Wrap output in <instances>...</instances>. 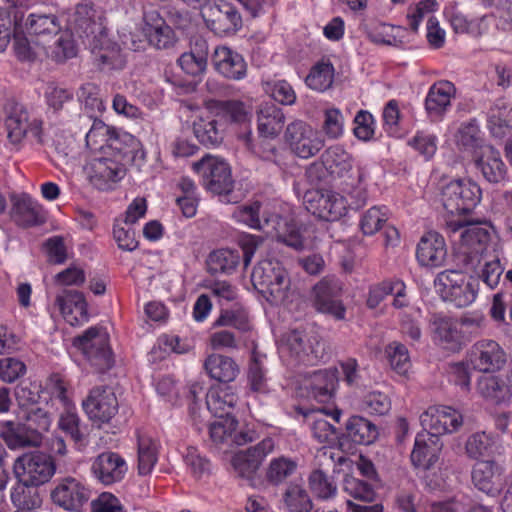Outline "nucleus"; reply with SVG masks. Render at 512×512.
<instances>
[{
  "label": "nucleus",
  "mask_w": 512,
  "mask_h": 512,
  "mask_svg": "<svg viewBox=\"0 0 512 512\" xmlns=\"http://www.w3.org/2000/svg\"><path fill=\"white\" fill-rule=\"evenodd\" d=\"M238 397L228 389L211 391L206 396L208 410L215 416H232L231 410L237 404Z\"/></svg>",
  "instance_id": "c03bdc74"
},
{
  "label": "nucleus",
  "mask_w": 512,
  "mask_h": 512,
  "mask_svg": "<svg viewBox=\"0 0 512 512\" xmlns=\"http://www.w3.org/2000/svg\"><path fill=\"white\" fill-rule=\"evenodd\" d=\"M93 119V124L86 134V144L93 150L102 149L104 145L118 149V133L103 121Z\"/></svg>",
  "instance_id": "ea45409f"
},
{
  "label": "nucleus",
  "mask_w": 512,
  "mask_h": 512,
  "mask_svg": "<svg viewBox=\"0 0 512 512\" xmlns=\"http://www.w3.org/2000/svg\"><path fill=\"white\" fill-rule=\"evenodd\" d=\"M480 199V187L469 180L451 181L442 190L443 206L451 214L470 212Z\"/></svg>",
  "instance_id": "ddd939ff"
},
{
  "label": "nucleus",
  "mask_w": 512,
  "mask_h": 512,
  "mask_svg": "<svg viewBox=\"0 0 512 512\" xmlns=\"http://www.w3.org/2000/svg\"><path fill=\"white\" fill-rule=\"evenodd\" d=\"M435 337L449 349H458L461 346V332L450 319L440 318L435 321Z\"/></svg>",
  "instance_id": "603ef678"
},
{
  "label": "nucleus",
  "mask_w": 512,
  "mask_h": 512,
  "mask_svg": "<svg viewBox=\"0 0 512 512\" xmlns=\"http://www.w3.org/2000/svg\"><path fill=\"white\" fill-rule=\"evenodd\" d=\"M337 383L338 378L335 371H315L310 383L311 394L318 402H327L334 395Z\"/></svg>",
  "instance_id": "58836bf2"
},
{
  "label": "nucleus",
  "mask_w": 512,
  "mask_h": 512,
  "mask_svg": "<svg viewBox=\"0 0 512 512\" xmlns=\"http://www.w3.org/2000/svg\"><path fill=\"white\" fill-rule=\"evenodd\" d=\"M217 419L210 423L209 434L216 444L228 443L238 422L233 416H216Z\"/></svg>",
  "instance_id": "4d7b16f0"
},
{
  "label": "nucleus",
  "mask_w": 512,
  "mask_h": 512,
  "mask_svg": "<svg viewBox=\"0 0 512 512\" xmlns=\"http://www.w3.org/2000/svg\"><path fill=\"white\" fill-rule=\"evenodd\" d=\"M447 248L444 238L435 231L425 233L418 245L416 257L422 266L439 267L445 262Z\"/></svg>",
  "instance_id": "b1692460"
},
{
  "label": "nucleus",
  "mask_w": 512,
  "mask_h": 512,
  "mask_svg": "<svg viewBox=\"0 0 512 512\" xmlns=\"http://www.w3.org/2000/svg\"><path fill=\"white\" fill-rule=\"evenodd\" d=\"M280 504L284 512H311L314 508L309 491L297 482H291L285 487Z\"/></svg>",
  "instance_id": "c756f323"
},
{
  "label": "nucleus",
  "mask_w": 512,
  "mask_h": 512,
  "mask_svg": "<svg viewBox=\"0 0 512 512\" xmlns=\"http://www.w3.org/2000/svg\"><path fill=\"white\" fill-rule=\"evenodd\" d=\"M158 459V445L148 435L138 436V472L148 475Z\"/></svg>",
  "instance_id": "de8ad7c7"
},
{
  "label": "nucleus",
  "mask_w": 512,
  "mask_h": 512,
  "mask_svg": "<svg viewBox=\"0 0 512 512\" xmlns=\"http://www.w3.org/2000/svg\"><path fill=\"white\" fill-rule=\"evenodd\" d=\"M441 448L440 438L430 434L418 433L411 453L413 466L423 470L431 469L438 461Z\"/></svg>",
  "instance_id": "a878e982"
},
{
  "label": "nucleus",
  "mask_w": 512,
  "mask_h": 512,
  "mask_svg": "<svg viewBox=\"0 0 512 512\" xmlns=\"http://www.w3.org/2000/svg\"><path fill=\"white\" fill-rule=\"evenodd\" d=\"M91 51L95 55V61L102 70L122 69L125 65V58L121 54L120 48L110 43L107 35L102 44Z\"/></svg>",
  "instance_id": "79ce46f5"
},
{
  "label": "nucleus",
  "mask_w": 512,
  "mask_h": 512,
  "mask_svg": "<svg viewBox=\"0 0 512 512\" xmlns=\"http://www.w3.org/2000/svg\"><path fill=\"white\" fill-rule=\"evenodd\" d=\"M342 460L341 456L335 459L334 452L326 446L317 451L315 461L318 467L310 472L307 479L309 490L317 500L329 501L336 498L337 483L324 472L323 468L335 466L336 461L341 463Z\"/></svg>",
  "instance_id": "9b49d317"
},
{
  "label": "nucleus",
  "mask_w": 512,
  "mask_h": 512,
  "mask_svg": "<svg viewBox=\"0 0 512 512\" xmlns=\"http://www.w3.org/2000/svg\"><path fill=\"white\" fill-rule=\"evenodd\" d=\"M495 445L496 439L493 435L486 432H476L468 437L465 450L468 457L478 459L492 455L495 451Z\"/></svg>",
  "instance_id": "8fccbe9b"
},
{
  "label": "nucleus",
  "mask_w": 512,
  "mask_h": 512,
  "mask_svg": "<svg viewBox=\"0 0 512 512\" xmlns=\"http://www.w3.org/2000/svg\"><path fill=\"white\" fill-rule=\"evenodd\" d=\"M104 13L91 4H78L71 19L72 33L91 50L99 47L107 35Z\"/></svg>",
  "instance_id": "6e6552de"
},
{
  "label": "nucleus",
  "mask_w": 512,
  "mask_h": 512,
  "mask_svg": "<svg viewBox=\"0 0 512 512\" xmlns=\"http://www.w3.org/2000/svg\"><path fill=\"white\" fill-rule=\"evenodd\" d=\"M334 68L331 63H317L306 77V84L313 90L325 91L333 84Z\"/></svg>",
  "instance_id": "3c124183"
},
{
  "label": "nucleus",
  "mask_w": 512,
  "mask_h": 512,
  "mask_svg": "<svg viewBox=\"0 0 512 512\" xmlns=\"http://www.w3.org/2000/svg\"><path fill=\"white\" fill-rule=\"evenodd\" d=\"M265 224L271 225L269 234L276 237L277 241L292 247L295 250H302L304 240L295 224L279 215L272 214L265 218Z\"/></svg>",
  "instance_id": "7c9ffc66"
},
{
  "label": "nucleus",
  "mask_w": 512,
  "mask_h": 512,
  "mask_svg": "<svg viewBox=\"0 0 512 512\" xmlns=\"http://www.w3.org/2000/svg\"><path fill=\"white\" fill-rule=\"evenodd\" d=\"M298 466V461L295 458L275 457L265 468V480L272 486H279L296 474Z\"/></svg>",
  "instance_id": "4c0bfd02"
},
{
  "label": "nucleus",
  "mask_w": 512,
  "mask_h": 512,
  "mask_svg": "<svg viewBox=\"0 0 512 512\" xmlns=\"http://www.w3.org/2000/svg\"><path fill=\"white\" fill-rule=\"evenodd\" d=\"M324 411H320L311 423V432L313 437L319 442L327 444L328 447L337 443L339 438V433L337 429L331 424L323 413Z\"/></svg>",
  "instance_id": "864d4df0"
},
{
  "label": "nucleus",
  "mask_w": 512,
  "mask_h": 512,
  "mask_svg": "<svg viewBox=\"0 0 512 512\" xmlns=\"http://www.w3.org/2000/svg\"><path fill=\"white\" fill-rule=\"evenodd\" d=\"M13 217L23 227L38 226L46 221L42 206L27 195H22L14 202Z\"/></svg>",
  "instance_id": "2f4dec72"
},
{
  "label": "nucleus",
  "mask_w": 512,
  "mask_h": 512,
  "mask_svg": "<svg viewBox=\"0 0 512 512\" xmlns=\"http://www.w3.org/2000/svg\"><path fill=\"white\" fill-rule=\"evenodd\" d=\"M56 472L53 457L45 452L30 451L18 456L13 463V473L18 484L39 487L48 483Z\"/></svg>",
  "instance_id": "0eeeda50"
},
{
  "label": "nucleus",
  "mask_w": 512,
  "mask_h": 512,
  "mask_svg": "<svg viewBox=\"0 0 512 512\" xmlns=\"http://www.w3.org/2000/svg\"><path fill=\"white\" fill-rule=\"evenodd\" d=\"M260 204L254 203L250 206H243L238 208L234 213L235 218L245 223L251 228L264 230L267 234L270 233L271 225H266L265 220L262 222L259 218Z\"/></svg>",
  "instance_id": "774afa93"
},
{
  "label": "nucleus",
  "mask_w": 512,
  "mask_h": 512,
  "mask_svg": "<svg viewBox=\"0 0 512 512\" xmlns=\"http://www.w3.org/2000/svg\"><path fill=\"white\" fill-rule=\"evenodd\" d=\"M44 122L39 113L21 103L11 102L6 106L5 127L7 138L19 145L30 134L37 143H44Z\"/></svg>",
  "instance_id": "20e7f679"
},
{
  "label": "nucleus",
  "mask_w": 512,
  "mask_h": 512,
  "mask_svg": "<svg viewBox=\"0 0 512 512\" xmlns=\"http://www.w3.org/2000/svg\"><path fill=\"white\" fill-rule=\"evenodd\" d=\"M203 367L212 379L223 383L234 381L240 372L239 366L234 359L216 353L209 355L205 359Z\"/></svg>",
  "instance_id": "72a5a7b5"
},
{
  "label": "nucleus",
  "mask_w": 512,
  "mask_h": 512,
  "mask_svg": "<svg viewBox=\"0 0 512 512\" xmlns=\"http://www.w3.org/2000/svg\"><path fill=\"white\" fill-rule=\"evenodd\" d=\"M476 168L490 183H499L505 179L507 168L501 159L500 152L492 146L485 145L474 156Z\"/></svg>",
  "instance_id": "cd10ccee"
},
{
  "label": "nucleus",
  "mask_w": 512,
  "mask_h": 512,
  "mask_svg": "<svg viewBox=\"0 0 512 512\" xmlns=\"http://www.w3.org/2000/svg\"><path fill=\"white\" fill-rule=\"evenodd\" d=\"M456 95L454 84L447 80L434 83L425 99V110L433 120H440L451 106V100Z\"/></svg>",
  "instance_id": "5701e85b"
},
{
  "label": "nucleus",
  "mask_w": 512,
  "mask_h": 512,
  "mask_svg": "<svg viewBox=\"0 0 512 512\" xmlns=\"http://www.w3.org/2000/svg\"><path fill=\"white\" fill-rule=\"evenodd\" d=\"M344 491L354 499L370 503L375 499L376 493L366 481L347 475L343 483Z\"/></svg>",
  "instance_id": "0e129e2a"
},
{
  "label": "nucleus",
  "mask_w": 512,
  "mask_h": 512,
  "mask_svg": "<svg viewBox=\"0 0 512 512\" xmlns=\"http://www.w3.org/2000/svg\"><path fill=\"white\" fill-rule=\"evenodd\" d=\"M488 128L493 136L502 138L512 130V105L497 100L488 112Z\"/></svg>",
  "instance_id": "e433bc0d"
},
{
  "label": "nucleus",
  "mask_w": 512,
  "mask_h": 512,
  "mask_svg": "<svg viewBox=\"0 0 512 512\" xmlns=\"http://www.w3.org/2000/svg\"><path fill=\"white\" fill-rule=\"evenodd\" d=\"M20 418L28 426L32 434H37L39 442H42V434L47 432L51 426V415L44 409L31 406L20 411Z\"/></svg>",
  "instance_id": "49530a36"
},
{
  "label": "nucleus",
  "mask_w": 512,
  "mask_h": 512,
  "mask_svg": "<svg viewBox=\"0 0 512 512\" xmlns=\"http://www.w3.org/2000/svg\"><path fill=\"white\" fill-rule=\"evenodd\" d=\"M247 381L250 390L253 392L264 394L269 391L266 369L264 368L260 358L256 355H253L249 363Z\"/></svg>",
  "instance_id": "bf43d9fd"
},
{
  "label": "nucleus",
  "mask_w": 512,
  "mask_h": 512,
  "mask_svg": "<svg viewBox=\"0 0 512 512\" xmlns=\"http://www.w3.org/2000/svg\"><path fill=\"white\" fill-rule=\"evenodd\" d=\"M445 411L440 409L439 406H431L421 414L420 423L424 434H430L439 438L440 435L447 433L448 428L443 423Z\"/></svg>",
  "instance_id": "5fc2aeb1"
},
{
  "label": "nucleus",
  "mask_w": 512,
  "mask_h": 512,
  "mask_svg": "<svg viewBox=\"0 0 512 512\" xmlns=\"http://www.w3.org/2000/svg\"><path fill=\"white\" fill-rule=\"evenodd\" d=\"M285 139L291 151L302 159L315 156L324 147V140L318 131L301 120L287 126Z\"/></svg>",
  "instance_id": "4468645a"
},
{
  "label": "nucleus",
  "mask_w": 512,
  "mask_h": 512,
  "mask_svg": "<svg viewBox=\"0 0 512 512\" xmlns=\"http://www.w3.org/2000/svg\"><path fill=\"white\" fill-rule=\"evenodd\" d=\"M30 488L19 484L11 492V501L18 510L29 512L41 506L42 500L39 493L32 491Z\"/></svg>",
  "instance_id": "e2e57ef3"
},
{
  "label": "nucleus",
  "mask_w": 512,
  "mask_h": 512,
  "mask_svg": "<svg viewBox=\"0 0 512 512\" xmlns=\"http://www.w3.org/2000/svg\"><path fill=\"white\" fill-rule=\"evenodd\" d=\"M386 353L392 369L400 375H405L411 366L406 346L394 341L386 347Z\"/></svg>",
  "instance_id": "338daca9"
},
{
  "label": "nucleus",
  "mask_w": 512,
  "mask_h": 512,
  "mask_svg": "<svg viewBox=\"0 0 512 512\" xmlns=\"http://www.w3.org/2000/svg\"><path fill=\"white\" fill-rule=\"evenodd\" d=\"M55 306L58 307L64 319L73 326L88 319L84 295L77 290L63 289L56 295Z\"/></svg>",
  "instance_id": "4be33fe9"
},
{
  "label": "nucleus",
  "mask_w": 512,
  "mask_h": 512,
  "mask_svg": "<svg viewBox=\"0 0 512 512\" xmlns=\"http://www.w3.org/2000/svg\"><path fill=\"white\" fill-rule=\"evenodd\" d=\"M0 437L10 449L39 446L41 444L37 434H32L25 423L5 422Z\"/></svg>",
  "instance_id": "c9c22d12"
},
{
  "label": "nucleus",
  "mask_w": 512,
  "mask_h": 512,
  "mask_svg": "<svg viewBox=\"0 0 512 512\" xmlns=\"http://www.w3.org/2000/svg\"><path fill=\"white\" fill-rule=\"evenodd\" d=\"M27 372L26 364L16 357L0 358V381L11 384L24 376Z\"/></svg>",
  "instance_id": "69168bd1"
},
{
  "label": "nucleus",
  "mask_w": 512,
  "mask_h": 512,
  "mask_svg": "<svg viewBox=\"0 0 512 512\" xmlns=\"http://www.w3.org/2000/svg\"><path fill=\"white\" fill-rule=\"evenodd\" d=\"M82 405L88 417L99 425L108 423L118 411L116 395L108 386L94 387Z\"/></svg>",
  "instance_id": "aec40b11"
},
{
  "label": "nucleus",
  "mask_w": 512,
  "mask_h": 512,
  "mask_svg": "<svg viewBox=\"0 0 512 512\" xmlns=\"http://www.w3.org/2000/svg\"><path fill=\"white\" fill-rule=\"evenodd\" d=\"M92 471L103 484L110 485L124 477L127 465L119 454L103 452L94 460Z\"/></svg>",
  "instance_id": "bb28decb"
},
{
  "label": "nucleus",
  "mask_w": 512,
  "mask_h": 512,
  "mask_svg": "<svg viewBox=\"0 0 512 512\" xmlns=\"http://www.w3.org/2000/svg\"><path fill=\"white\" fill-rule=\"evenodd\" d=\"M341 293L342 286L338 279L323 278L313 287V307L335 320H344L346 308L340 299Z\"/></svg>",
  "instance_id": "f3484780"
},
{
  "label": "nucleus",
  "mask_w": 512,
  "mask_h": 512,
  "mask_svg": "<svg viewBox=\"0 0 512 512\" xmlns=\"http://www.w3.org/2000/svg\"><path fill=\"white\" fill-rule=\"evenodd\" d=\"M321 162L341 191L350 197V206L353 209L363 207L367 201V191L363 186L366 172L360 166L354 169L353 156L342 146L333 145L322 153Z\"/></svg>",
  "instance_id": "f257e3e1"
},
{
  "label": "nucleus",
  "mask_w": 512,
  "mask_h": 512,
  "mask_svg": "<svg viewBox=\"0 0 512 512\" xmlns=\"http://www.w3.org/2000/svg\"><path fill=\"white\" fill-rule=\"evenodd\" d=\"M208 58V44L203 38H196L189 52L183 53L178 64L189 75L196 76L205 71Z\"/></svg>",
  "instance_id": "f704fd0d"
},
{
  "label": "nucleus",
  "mask_w": 512,
  "mask_h": 512,
  "mask_svg": "<svg viewBox=\"0 0 512 512\" xmlns=\"http://www.w3.org/2000/svg\"><path fill=\"white\" fill-rule=\"evenodd\" d=\"M434 284L442 300L457 308H465L474 303L479 291L477 279L459 270L440 272Z\"/></svg>",
  "instance_id": "423d86ee"
},
{
  "label": "nucleus",
  "mask_w": 512,
  "mask_h": 512,
  "mask_svg": "<svg viewBox=\"0 0 512 512\" xmlns=\"http://www.w3.org/2000/svg\"><path fill=\"white\" fill-rule=\"evenodd\" d=\"M192 168L201 178L205 188L217 195H228L234 188L229 164L215 156L206 155L201 160L194 162Z\"/></svg>",
  "instance_id": "1a4fd4ad"
},
{
  "label": "nucleus",
  "mask_w": 512,
  "mask_h": 512,
  "mask_svg": "<svg viewBox=\"0 0 512 512\" xmlns=\"http://www.w3.org/2000/svg\"><path fill=\"white\" fill-rule=\"evenodd\" d=\"M79 99L84 103V108L90 118H96V113L105 110L104 103L99 96V89L92 83H86L81 86Z\"/></svg>",
  "instance_id": "680f3d73"
},
{
  "label": "nucleus",
  "mask_w": 512,
  "mask_h": 512,
  "mask_svg": "<svg viewBox=\"0 0 512 512\" xmlns=\"http://www.w3.org/2000/svg\"><path fill=\"white\" fill-rule=\"evenodd\" d=\"M240 262V255L231 249H218L210 253L207 265L211 274H229L235 270Z\"/></svg>",
  "instance_id": "a18cd8bd"
},
{
  "label": "nucleus",
  "mask_w": 512,
  "mask_h": 512,
  "mask_svg": "<svg viewBox=\"0 0 512 512\" xmlns=\"http://www.w3.org/2000/svg\"><path fill=\"white\" fill-rule=\"evenodd\" d=\"M501 473L502 470L495 461H479L473 467L472 482L478 490L495 496L500 491Z\"/></svg>",
  "instance_id": "c85d7f7f"
},
{
  "label": "nucleus",
  "mask_w": 512,
  "mask_h": 512,
  "mask_svg": "<svg viewBox=\"0 0 512 512\" xmlns=\"http://www.w3.org/2000/svg\"><path fill=\"white\" fill-rule=\"evenodd\" d=\"M347 435L356 444H371L378 435L376 426L361 416H352L346 424Z\"/></svg>",
  "instance_id": "37998d69"
},
{
  "label": "nucleus",
  "mask_w": 512,
  "mask_h": 512,
  "mask_svg": "<svg viewBox=\"0 0 512 512\" xmlns=\"http://www.w3.org/2000/svg\"><path fill=\"white\" fill-rule=\"evenodd\" d=\"M80 419L78 415L71 409L63 412L59 419V427L70 435L79 450H82L88 443L86 435L79 426Z\"/></svg>",
  "instance_id": "6e6d98bb"
},
{
  "label": "nucleus",
  "mask_w": 512,
  "mask_h": 512,
  "mask_svg": "<svg viewBox=\"0 0 512 512\" xmlns=\"http://www.w3.org/2000/svg\"><path fill=\"white\" fill-rule=\"evenodd\" d=\"M50 497L57 507L70 512H81L90 499V490L80 479L65 476L56 481Z\"/></svg>",
  "instance_id": "2eb2a0df"
},
{
  "label": "nucleus",
  "mask_w": 512,
  "mask_h": 512,
  "mask_svg": "<svg viewBox=\"0 0 512 512\" xmlns=\"http://www.w3.org/2000/svg\"><path fill=\"white\" fill-rule=\"evenodd\" d=\"M251 280L271 304H284L293 294L287 270L274 259L260 261L253 269Z\"/></svg>",
  "instance_id": "f03ea898"
},
{
  "label": "nucleus",
  "mask_w": 512,
  "mask_h": 512,
  "mask_svg": "<svg viewBox=\"0 0 512 512\" xmlns=\"http://www.w3.org/2000/svg\"><path fill=\"white\" fill-rule=\"evenodd\" d=\"M479 393L496 403L503 401L507 395L505 383L496 376L481 377L477 385Z\"/></svg>",
  "instance_id": "052dcab7"
},
{
  "label": "nucleus",
  "mask_w": 512,
  "mask_h": 512,
  "mask_svg": "<svg viewBox=\"0 0 512 512\" xmlns=\"http://www.w3.org/2000/svg\"><path fill=\"white\" fill-rule=\"evenodd\" d=\"M215 107L223 117L235 123L245 122L251 115L250 107L239 100L218 101Z\"/></svg>",
  "instance_id": "13d9d810"
},
{
  "label": "nucleus",
  "mask_w": 512,
  "mask_h": 512,
  "mask_svg": "<svg viewBox=\"0 0 512 512\" xmlns=\"http://www.w3.org/2000/svg\"><path fill=\"white\" fill-rule=\"evenodd\" d=\"M25 30L34 35H57L61 30L58 18L51 13L33 12L24 23Z\"/></svg>",
  "instance_id": "a19ab883"
},
{
  "label": "nucleus",
  "mask_w": 512,
  "mask_h": 512,
  "mask_svg": "<svg viewBox=\"0 0 512 512\" xmlns=\"http://www.w3.org/2000/svg\"><path fill=\"white\" fill-rule=\"evenodd\" d=\"M196 138L205 146H217L223 140V130L213 118H199L193 124Z\"/></svg>",
  "instance_id": "09e8293b"
},
{
  "label": "nucleus",
  "mask_w": 512,
  "mask_h": 512,
  "mask_svg": "<svg viewBox=\"0 0 512 512\" xmlns=\"http://www.w3.org/2000/svg\"><path fill=\"white\" fill-rule=\"evenodd\" d=\"M201 15L207 26L217 34H230L236 32L242 24L237 9L224 0H214L205 5Z\"/></svg>",
  "instance_id": "a211bd4d"
},
{
  "label": "nucleus",
  "mask_w": 512,
  "mask_h": 512,
  "mask_svg": "<svg viewBox=\"0 0 512 512\" xmlns=\"http://www.w3.org/2000/svg\"><path fill=\"white\" fill-rule=\"evenodd\" d=\"M468 355L472 367L482 373L500 371L507 362L505 350L492 339L477 341L471 346Z\"/></svg>",
  "instance_id": "6ab92c4d"
},
{
  "label": "nucleus",
  "mask_w": 512,
  "mask_h": 512,
  "mask_svg": "<svg viewBox=\"0 0 512 512\" xmlns=\"http://www.w3.org/2000/svg\"><path fill=\"white\" fill-rule=\"evenodd\" d=\"M212 64L215 70L227 79L241 80L247 73V64L242 55L226 46L215 48Z\"/></svg>",
  "instance_id": "393cba45"
},
{
  "label": "nucleus",
  "mask_w": 512,
  "mask_h": 512,
  "mask_svg": "<svg viewBox=\"0 0 512 512\" xmlns=\"http://www.w3.org/2000/svg\"><path fill=\"white\" fill-rule=\"evenodd\" d=\"M285 115L274 103H264L257 110L258 132L263 137H275L283 129Z\"/></svg>",
  "instance_id": "473e14b6"
},
{
  "label": "nucleus",
  "mask_w": 512,
  "mask_h": 512,
  "mask_svg": "<svg viewBox=\"0 0 512 512\" xmlns=\"http://www.w3.org/2000/svg\"><path fill=\"white\" fill-rule=\"evenodd\" d=\"M274 449V440L267 437L255 446L236 453L231 460V465L236 476L252 484L263 460L267 455L272 453Z\"/></svg>",
  "instance_id": "dca6fc26"
},
{
  "label": "nucleus",
  "mask_w": 512,
  "mask_h": 512,
  "mask_svg": "<svg viewBox=\"0 0 512 512\" xmlns=\"http://www.w3.org/2000/svg\"><path fill=\"white\" fill-rule=\"evenodd\" d=\"M303 203L308 212L325 221H336L346 212L345 198L333 191L312 189L306 191Z\"/></svg>",
  "instance_id": "f8f14e48"
},
{
  "label": "nucleus",
  "mask_w": 512,
  "mask_h": 512,
  "mask_svg": "<svg viewBox=\"0 0 512 512\" xmlns=\"http://www.w3.org/2000/svg\"><path fill=\"white\" fill-rule=\"evenodd\" d=\"M279 351L294 364L315 365L327 357L325 344L319 336L299 330L282 336Z\"/></svg>",
  "instance_id": "7ed1b4c3"
},
{
  "label": "nucleus",
  "mask_w": 512,
  "mask_h": 512,
  "mask_svg": "<svg viewBox=\"0 0 512 512\" xmlns=\"http://www.w3.org/2000/svg\"><path fill=\"white\" fill-rule=\"evenodd\" d=\"M492 231V226L487 222L471 221L461 232L456 256L466 269L475 271L480 266L486 255Z\"/></svg>",
  "instance_id": "39448f33"
},
{
  "label": "nucleus",
  "mask_w": 512,
  "mask_h": 512,
  "mask_svg": "<svg viewBox=\"0 0 512 512\" xmlns=\"http://www.w3.org/2000/svg\"><path fill=\"white\" fill-rule=\"evenodd\" d=\"M108 341L109 336L105 330L91 327L74 339V345L82 350L92 366L99 372H105L114 364Z\"/></svg>",
  "instance_id": "9d476101"
},
{
  "label": "nucleus",
  "mask_w": 512,
  "mask_h": 512,
  "mask_svg": "<svg viewBox=\"0 0 512 512\" xmlns=\"http://www.w3.org/2000/svg\"><path fill=\"white\" fill-rule=\"evenodd\" d=\"M89 182L99 190H109L126 174L125 166L111 158H95L84 166Z\"/></svg>",
  "instance_id": "412c9836"
}]
</instances>
